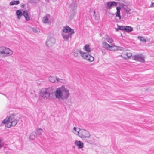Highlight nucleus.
<instances>
[{
  "label": "nucleus",
  "mask_w": 154,
  "mask_h": 154,
  "mask_svg": "<svg viewBox=\"0 0 154 154\" xmlns=\"http://www.w3.org/2000/svg\"><path fill=\"white\" fill-rule=\"evenodd\" d=\"M70 95L69 90L64 86L57 88L55 92L56 98L60 101L63 105L66 103L65 101L68 98Z\"/></svg>",
  "instance_id": "obj_1"
},
{
  "label": "nucleus",
  "mask_w": 154,
  "mask_h": 154,
  "mask_svg": "<svg viewBox=\"0 0 154 154\" xmlns=\"http://www.w3.org/2000/svg\"><path fill=\"white\" fill-rule=\"evenodd\" d=\"M53 95V89L51 88H43L40 92L41 97L45 100L52 98Z\"/></svg>",
  "instance_id": "obj_2"
},
{
  "label": "nucleus",
  "mask_w": 154,
  "mask_h": 154,
  "mask_svg": "<svg viewBox=\"0 0 154 154\" xmlns=\"http://www.w3.org/2000/svg\"><path fill=\"white\" fill-rule=\"evenodd\" d=\"M13 51L8 48L0 46V57H6L11 55Z\"/></svg>",
  "instance_id": "obj_3"
},
{
  "label": "nucleus",
  "mask_w": 154,
  "mask_h": 154,
  "mask_svg": "<svg viewBox=\"0 0 154 154\" xmlns=\"http://www.w3.org/2000/svg\"><path fill=\"white\" fill-rule=\"evenodd\" d=\"M9 122L5 125L6 127L9 128L15 126L18 122V119L15 115L11 114L9 117Z\"/></svg>",
  "instance_id": "obj_4"
},
{
  "label": "nucleus",
  "mask_w": 154,
  "mask_h": 154,
  "mask_svg": "<svg viewBox=\"0 0 154 154\" xmlns=\"http://www.w3.org/2000/svg\"><path fill=\"white\" fill-rule=\"evenodd\" d=\"M113 44V43L112 46H111L106 42H103L102 43V45L105 48L110 51L117 50L118 48L120 47L114 45Z\"/></svg>",
  "instance_id": "obj_5"
},
{
  "label": "nucleus",
  "mask_w": 154,
  "mask_h": 154,
  "mask_svg": "<svg viewBox=\"0 0 154 154\" xmlns=\"http://www.w3.org/2000/svg\"><path fill=\"white\" fill-rule=\"evenodd\" d=\"M118 4H119L120 6H117L116 7L117 11L116 12V17H119V20L121 19V16L120 14V12L121 9V8H123L125 6V4L121 2H118Z\"/></svg>",
  "instance_id": "obj_6"
},
{
  "label": "nucleus",
  "mask_w": 154,
  "mask_h": 154,
  "mask_svg": "<svg viewBox=\"0 0 154 154\" xmlns=\"http://www.w3.org/2000/svg\"><path fill=\"white\" fill-rule=\"evenodd\" d=\"M74 30H72L71 32L69 33L62 32L61 35L63 38L65 40L68 41L69 38H72V35L74 34Z\"/></svg>",
  "instance_id": "obj_7"
},
{
  "label": "nucleus",
  "mask_w": 154,
  "mask_h": 154,
  "mask_svg": "<svg viewBox=\"0 0 154 154\" xmlns=\"http://www.w3.org/2000/svg\"><path fill=\"white\" fill-rule=\"evenodd\" d=\"M55 42L56 39L53 37H50L47 40L46 44L48 47H50L55 44Z\"/></svg>",
  "instance_id": "obj_8"
},
{
  "label": "nucleus",
  "mask_w": 154,
  "mask_h": 154,
  "mask_svg": "<svg viewBox=\"0 0 154 154\" xmlns=\"http://www.w3.org/2000/svg\"><path fill=\"white\" fill-rule=\"evenodd\" d=\"M132 57L133 60L140 62H143L145 61L143 57L141 55H134Z\"/></svg>",
  "instance_id": "obj_9"
},
{
  "label": "nucleus",
  "mask_w": 154,
  "mask_h": 154,
  "mask_svg": "<svg viewBox=\"0 0 154 154\" xmlns=\"http://www.w3.org/2000/svg\"><path fill=\"white\" fill-rule=\"evenodd\" d=\"M117 3L115 1H110L106 3V7L108 9H110L113 7L116 6Z\"/></svg>",
  "instance_id": "obj_10"
},
{
  "label": "nucleus",
  "mask_w": 154,
  "mask_h": 154,
  "mask_svg": "<svg viewBox=\"0 0 154 154\" xmlns=\"http://www.w3.org/2000/svg\"><path fill=\"white\" fill-rule=\"evenodd\" d=\"M83 51H80V55L83 58L87 59V45L83 48Z\"/></svg>",
  "instance_id": "obj_11"
},
{
  "label": "nucleus",
  "mask_w": 154,
  "mask_h": 154,
  "mask_svg": "<svg viewBox=\"0 0 154 154\" xmlns=\"http://www.w3.org/2000/svg\"><path fill=\"white\" fill-rule=\"evenodd\" d=\"M50 15L48 14H46L43 18L42 21L44 23L50 24V22L49 20L50 18Z\"/></svg>",
  "instance_id": "obj_12"
},
{
  "label": "nucleus",
  "mask_w": 154,
  "mask_h": 154,
  "mask_svg": "<svg viewBox=\"0 0 154 154\" xmlns=\"http://www.w3.org/2000/svg\"><path fill=\"white\" fill-rule=\"evenodd\" d=\"M86 131L84 129H81L78 135L79 137L83 139L86 137Z\"/></svg>",
  "instance_id": "obj_13"
},
{
  "label": "nucleus",
  "mask_w": 154,
  "mask_h": 154,
  "mask_svg": "<svg viewBox=\"0 0 154 154\" xmlns=\"http://www.w3.org/2000/svg\"><path fill=\"white\" fill-rule=\"evenodd\" d=\"M72 30H74L72 29L71 28L69 27V26H66L63 27L62 30V32L69 33L71 32Z\"/></svg>",
  "instance_id": "obj_14"
},
{
  "label": "nucleus",
  "mask_w": 154,
  "mask_h": 154,
  "mask_svg": "<svg viewBox=\"0 0 154 154\" xmlns=\"http://www.w3.org/2000/svg\"><path fill=\"white\" fill-rule=\"evenodd\" d=\"M75 145L78 146V149H82L83 147V143L80 141L76 140L74 142Z\"/></svg>",
  "instance_id": "obj_15"
},
{
  "label": "nucleus",
  "mask_w": 154,
  "mask_h": 154,
  "mask_svg": "<svg viewBox=\"0 0 154 154\" xmlns=\"http://www.w3.org/2000/svg\"><path fill=\"white\" fill-rule=\"evenodd\" d=\"M77 4L75 1L69 4V8L72 10H74L77 8Z\"/></svg>",
  "instance_id": "obj_16"
},
{
  "label": "nucleus",
  "mask_w": 154,
  "mask_h": 154,
  "mask_svg": "<svg viewBox=\"0 0 154 154\" xmlns=\"http://www.w3.org/2000/svg\"><path fill=\"white\" fill-rule=\"evenodd\" d=\"M88 141H89V143H92L94 142V138L93 136L90 135L89 134L87 133V142Z\"/></svg>",
  "instance_id": "obj_17"
},
{
  "label": "nucleus",
  "mask_w": 154,
  "mask_h": 154,
  "mask_svg": "<svg viewBox=\"0 0 154 154\" xmlns=\"http://www.w3.org/2000/svg\"><path fill=\"white\" fill-rule=\"evenodd\" d=\"M27 21H29L30 20V17L28 14V12L27 10H25L23 11V15Z\"/></svg>",
  "instance_id": "obj_18"
},
{
  "label": "nucleus",
  "mask_w": 154,
  "mask_h": 154,
  "mask_svg": "<svg viewBox=\"0 0 154 154\" xmlns=\"http://www.w3.org/2000/svg\"><path fill=\"white\" fill-rule=\"evenodd\" d=\"M49 80L52 83L57 82V77L53 76H50L48 78Z\"/></svg>",
  "instance_id": "obj_19"
},
{
  "label": "nucleus",
  "mask_w": 154,
  "mask_h": 154,
  "mask_svg": "<svg viewBox=\"0 0 154 154\" xmlns=\"http://www.w3.org/2000/svg\"><path fill=\"white\" fill-rule=\"evenodd\" d=\"M81 129L78 127H74L72 130V132L75 134L78 135Z\"/></svg>",
  "instance_id": "obj_20"
},
{
  "label": "nucleus",
  "mask_w": 154,
  "mask_h": 154,
  "mask_svg": "<svg viewBox=\"0 0 154 154\" xmlns=\"http://www.w3.org/2000/svg\"><path fill=\"white\" fill-rule=\"evenodd\" d=\"M34 132L36 133V134L37 136H38L42 134L43 132V129L42 128H39L36 129V131Z\"/></svg>",
  "instance_id": "obj_21"
},
{
  "label": "nucleus",
  "mask_w": 154,
  "mask_h": 154,
  "mask_svg": "<svg viewBox=\"0 0 154 154\" xmlns=\"http://www.w3.org/2000/svg\"><path fill=\"white\" fill-rule=\"evenodd\" d=\"M16 14L17 16L18 19H20L23 15V13L20 10H18L16 11Z\"/></svg>",
  "instance_id": "obj_22"
},
{
  "label": "nucleus",
  "mask_w": 154,
  "mask_h": 154,
  "mask_svg": "<svg viewBox=\"0 0 154 154\" xmlns=\"http://www.w3.org/2000/svg\"><path fill=\"white\" fill-rule=\"evenodd\" d=\"M80 51L81 50L79 49H76L74 50L73 51V55L75 57H77L79 55V53L80 54Z\"/></svg>",
  "instance_id": "obj_23"
},
{
  "label": "nucleus",
  "mask_w": 154,
  "mask_h": 154,
  "mask_svg": "<svg viewBox=\"0 0 154 154\" xmlns=\"http://www.w3.org/2000/svg\"><path fill=\"white\" fill-rule=\"evenodd\" d=\"M133 30V28L131 26H126L125 27L124 31L127 32H130L132 31Z\"/></svg>",
  "instance_id": "obj_24"
},
{
  "label": "nucleus",
  "mask_w": 154,
  "mask_h": 154,
  "mask_svg": "<svg viewBox=\"0 0 154 154\" xmlns=\"http://www.w3.org/2000/svg\"><path fill=\"white\" fill-rule=\"evenodd\" d=\"M20 3V1L19 0H13L10 3L9 5L12 6L15 5H18Z\"/></svg>",
  "instance_id": "obj_25"
},
{
  "label": "nucleus",
  "mask_w": 154,
  "mask_h": 154,
  "mask_svg": "<svg viewBox=\"0 0 154 154\" xmlns=\"http://www.w3.org/2000/svg\"><path fill=\"white\" fill-rule=\"evenodd\" d=\"M37 136L36 134V133L34 132H33L30 135L29 138L30 140H33Z\"/></svg>",
  "instance_id": "obj_26"
},
{
  "label": "nucleus",
  "mask_w": 154,
  "mask_h": 154,
  "mask_svg": "<svg viewBox=\"0 0 154 154\" xmlns=\"http://www.w3.org/2000/svg\"><path fill=\"white\" fill-rule=\"evenodd\" d=\"M94 60V58L93 57L91 56L90 54H87V60L91 62Z\"/></svg>",
  "instance_id": "obj_27"
},
{
  "label": "nucleus",
  "mask_w": 154,
  "mask_h": 154,
  "mask_svg": "<svg viewBox=\"0 0 154 154\" xmlns=\"http://www.w3.org/2000/svg\"><path fill=\"white\" fill-rule=\"evenodd\" d=\"M126 57H124L123 55H121V56L123 58L127 59L130 58L132 56V54L131 53H127L126 54Z\"/></svg>",
  "instance_id": "obj_28"
},
{
  "label": "nucleus",
  "mask_w": 154,
  "mask_h": 154,
  "mask_svg": "<svg viewBox=\"0 0 154 154\" xmlns=\"http://www.w3.org/2000/svg\"><path fill=\"white\" fill-rule=\"evenodd\" d=\"M106 38L107 40V41L110 44H111L112 42H113V40L111 38L109 37V36H107Z\"/></svg>",
  "instance_id": "obj_29"
},
{
  "label": "nucleus",
  "mask_w": 154,
  "mask_h": 154,
  "mask_svg": "<svg viewBox=\"0 0 154 154\" xmlns=\"http://www.w3.org/2000/svg\"><path fill=\"white\" fill-rule=\"evenodd\" d=\"M125 11L126 13L127 14V15H125V17H124V18H126L128 17V14H130V9L129 8L128 9H127V10H125Z\"/></svg>",
  "instance_id": "obj_30"
},
{
  "label": "nucleus",
  "mask_w": 154,
  "mask_h": 154,
  "mask_svg": "<svg viewBox=\"0 0 154 154\" xmlns=\"http://www.w3.org/2000/svg\"><path fill=\"white\" fill-rule=\"evenodd\" d=\"M137 38L139 39L141 42H146V39H144L143 37L139 36L137 37Z\"/></svg>",
  "instance_id": "obj_31"
},
{
  "label": "nucleus",
  "mask_w": 154,
  "mask_h": 154,
  "mask_svg": "<svg viewBox=\"0 0 154 154\" xmlns=\"http://www.w3.org/2000/svg\"><path fill=\"white\" fill-rule=\"evenodd\" d=\"M41 0H28V2L30 3H36L37 2L40 1Z\"/></svg>",
  "instance_id": "obj_32"
},
{
  "label": "nucleus",
  "mask_w": 154,
  "mask_h": 154,
  "mask_svg": "<svg viewBox=\"0 0 154 154\" xmlns=\"http://www.w3.org/2000/svg\"><path fill=\"white\" fill-rule=\"evenodd\" d=\"M125 26H119L118 27V29L120 30H125Z\"/></svg>",
  "instance_id": "obj_33"
},
{
  "label": "nucleus",
  "mask_w": 154,
  "mask_h": 154,
  "mask_svg": "<svg viewBox=\"0 0 154 154\" xmlns=\"http://www.w3.org/2000/svg\"><path fill=\"white\" fill-rule=\"evenodd\" d=\"M9 122V117L8 118H6L2 121V123L3 124L6 123V124Z\"/></svg>",
  "instance_id": "obj_34"
},
{
  "label": "nucleus",
  "mask_w": 154,
  "mask_h": 154,
  "mask_svg": "<svg viewBox=\"0 0 154 154\" xmlns=\"http://www.w3.org/2000/svg\"><path fill=\"white\" fill-rule=\"evenodd\" d=\"M65 81L63 79H61L57 78V82H60L61 83H64Z\"/></svg>",
  "instance_id": "obj_35"
},
{
  "label": "nucleus",
  "mask_w": 154,
  "mask_h": 154,
  "mask_svg": "<svg viewBox=\"0 0 154 154\" xmlns=\"http://www.w3.org/2000/svg\"><path fill=\"white\" fill-rule=\"evenodd\" d=\"M3 145L2 139L0 138V148L2 147Z\"/></svg>",
  "instance_id": "obj_36"
},
{
  "label": "nucleus",
  "mask_w": 154,
  "mask_h": 154,
  "mask_svg": "<svg viewBox=\"0 0 154 154\" xmlns=\"http://www.w3.org/2000/svg\"><path fill=\"white\" fill-rule=\"evenodd\" d=\"M94 17H95V19L96 20H97L99 19V17H96V15H95V11H94Z\"/></svg>",
  "instance_id": "obj_37"
},
{
  "label": "nucleus",
  "mask_w": 154,
  "mask_h": 154,
  "mask_svg": "<svg viewBox=\"0 0 154 154\" xmlns=\"http://www.w3.org/2000/svg\"><path fill=\"white\" fill-rule=\"evenodd\" d=\"M91 50V49L89 47V45L87 44V53L90 51Z\"/></svg>",
  "instance_id": "obj_38"
},
{
  "label": "nucleus",
  "mask_w": 154,
  "mask_h": 154,
  "mask_svg": "<svg viewBox=\"0 0 154 154\" xmlns=\"http://www.w3.org/2000/svg\"><path fill=\"white\" fill-rule=\"evenodd\" d=\"M123 9L124 10H126L127 9H128L129 8L128 7L127 5H125V6H124V7H123Z\"/></svg>",
  "instance_id": "obj_39"
},
{
  "label": "nucleus",
  "mask_w": 154,
  "mask_h": 154,
  "mask_svg": "<svg viewBox=\"0 0 154 154\" xmlns=\"http://www.w3.org/2000/svg\"><path fill=\"white\" fill-rule=\"evenodd\" d=\"M154 7V3L152 2L151 5H150V7Z\"/></svg>",
  "instance_id": "obj_40"
},
{
  "label": "nucleus",
  "mask_w": 154,
  "mask_h": 154,
  "mask_svg": "<svg viewBox=\"0 0 154 154\" xmlns=\"http://www.w3.org/2000/svg\"><path fill=\"white\" fill-rule=\"evenodd\" d=\"M116 1H119L120 2H124L125 0H116Z\"/></svg>",
  "instance_id": "obj_41"
},
{
  "label": "nucleus",
  "mask_w": 154,
  "mask_h": 154,
  "mask_svg": "<svg viewBox=\"0 0 154 154\" xmlns=\"http://www.w3.org/2000/svg\"><path fill=\"white\" fill-rule=\"evenodd\" d=\"M33 30L35 32H38V29H33Z\"/></svg>",
  "instance_id": "obj_42"
},
{
  "label": "nucleus",
  "mask_w": 154,
  "mask_h": 154,
  "mask_svg": "<svg viewBox=\"0 0 154 154\" xmlns=\"http://www.w3.org/2000/svg\"><path fill=\"white\" fill-rule=\"evenodd\" d=\"M45 1L47 2H49L50 1V0H45Z\"/></svg>",
  "instance_id": "obj_43"
},
{
  "label": "nucleus",
  "mask_w": 154,
  "mask_h": 154,
  "mask_svg": "<svg viewBox=\"0 0 154 154\" xmlns=\"http://www.w3.org/2000/svg\"><path fill=\"white\" fill-rule=\"evenodd\" d=\"M123 55V56L124 57H126V55L125 56V55Z\"/></svg>",
  "instance_id": "obj_44"
},
{
  "label": "nucleus",
  "mask_w": 154,
  "mask_h": 154,
  "mask_svg": "<svg viewBox=\"0 0 154 154\" xmlns=\"http://www.w3.org/2000/svg\"><path fill=\"white\" fill-rule=\"evenodd\" d=\"M22 6H23V7H24V5H22Z\"/></svg>",
  "instance_id": "obj_45"
}]
</instances>
